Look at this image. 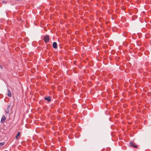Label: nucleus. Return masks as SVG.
<instances>
[{
    "instance_id": "f257e3e1",
    "label": "nucleus",
    "mask_w": 151,
    "mask_h": 151,
    "mask_svg": "<svg viewBox=\"0 0 151 151\" xmlns=\"http://www.w3.org/2000/svg\"><path fill=\"white\" fill-rule=\"evenodd\" d=\"M44 40L45 43H47L49 40V37L48 35H46L44 37Z\"/></svg>"
},
{
    "instance_id": "f03ea898",
    "label": "nucleus",
    "mask_w": 151,
    "mask_h": 151,
    "mask_svg": "<svg viewBox=\"0 0 151 151\" xmlns=\"http://www.w3.org/2000/svg\"><path fill=\"white\" fill-rule=\"evenodd\" d=\"M6 119V117L4 115H3L1 117V123L3 122Z\"/></svg>"
},
{
    "instance_id": "7ed1b4c3",
    "label": "nucleus",
    "mask_w": 151,
    "mask_h": 151,
    "mask_svg": "<svg viewBox=\"0 0 151 151\" xmlns=\"http://www.w3.org/2000/svg\"><path fill=\"white\" fill-rule=\"evenodd\" d=\"M53 47L54 48H57V43L55 42H54L53 43Z\"/></svg>"
},
{
    "instance_id": "20e7f679",
    "label": "nucleus",
    "mask_w": 151,
    "mask_h": 151,
    "mask_svg": "<svg viewBox=\"0 0 151 151\" xmlns=\"http://www.w3.org/2000/svg\"><path fill=\"white\" fill-rule=\"evenodd\" d=\"M7 91H8L7 96L9 97H11L12 96V94H11V92L10 91V90L9 89H8Z\"/></svg>"
},
{
    "instance_id": "39448f33",
    "label": "nucleus",
    "mask_w": 151,
    "mask_h": 151,
    "mask_svg": "<svg viewBox=\"0 0 151 151\" xmlns=\"http://www.w3.org/2000/svg\"><path fill=\"white\" fill-rule=\"evenodd\" d=\"M131 146L133 147L137 148V145H135L132 142H130Z\"/></svg>"
},
{
    "instance_id": "423d86ee",
    "label": "nucleus",
    "mask_w": 151,
    "mask_h": 151,
    "mask_svg": "<svg viewBox=\"0 0 151 151\" xmlns=\"http://www.w3.org/2000/svg\"><path fill=\"white\" fill-rule=\"evenodd\" d=\"M45 99L48 102H49L51 101V98L50 97H45Z\"/></svg>"
},
{
    "instance_id": "0eeeda50",
    "label": "nucleus",
    "mask_w": 151,
    "mask_h": 151,
    "mask_svg": "<svg viewBox=\"0 0 151 151\" xmlns=\"http://www.w3.org/2000/svg\"><path fill=\"white\" fill-rule=\"evenodd\" d=\"M20 132H18V134H17V135L16 136V139H18V137L19 136H20Z\"/></svg>"
},
{
    "instance_id": "6e6552de",
    "label": "nucleus",
    "mask_w": 151,
    "mask_h": 151,
    "mask_svg": "<svg viewBox=\"0 0 151 151\" xmlns=\"http://www.w3.org/2000/svg\"><path fill=\"white\" fill-rule=\"evenodd\" d=\"M5 144L4 142H0V147H1L2 146H3Z\"/></svg>"
},
{
    "instance_id": "1a4fd4ad",
    "label": "nucleus",
    "mask_w": 151,
    "mask_h": 151,
    "mask_svg": "<svg viewBox=\"0 0 151 151\" xmlns=\"http://www.w3.org/2000/svg\"><path fill=\"white\" fill-rule=\"evenodd\" d=\"M5 113H6L5 115H6V114H8L9 113V111L8 110L6 111Z\"/></svg>"
},
{
    "instance_id": "9d476101",
    "label": "nucleus",
    "mask_w": 151,
    "mask_h": 151,
    "mask_svg": "<svg viewBox=\"0 0 151 151\" xmlns=\"http://www.w3.org/2000/svg\"><path fill=\"white\" fill-rule=\"evenodd\" d=\"M2 2H3V3H6V1H3Z\"/></svg>"
}]
</instances>
